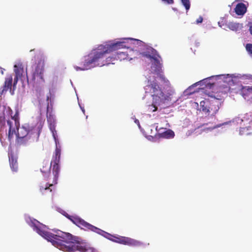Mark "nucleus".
Listing matches in <instances>:
<instances>
[{"mask_svg":"<svg viewBox=\"0 0 252 252\" xmlns=\"http://www.w3.org/2000/svg\"><path fill=\"white\" fill-rule=\"evenodd\" d=\"M36 93L39 94V95L40 96L41 89L37 88L36 89Z\"/></svg>","mask_w":252,"mask_h":252,"instance_id":"obj_27","label":"nucleus"},{"mask_svg":"<svg viewBox=\"0 0 252 252\" xmlns=\"http://www.w3.org/2000/svg\"><path fill=\"white\" fill-rule=\"evenodd\" d=\"M205 102H204V101H202L200 102V106L202 110L205 113H208L209 112V110L207 106H205Z\"/></svg>","mask_w":252,"mask_h":252,"instance_id":"obj_22","label":"nucleus"},{"mask_svg":"<svg viewBox=\"0 0 252 252\" xmlns=\"http://www.w3.org/2000/svg\"><path fill=\"white\" fill-rule=\"evenodd\" d=\"M242 92L244 94L252 93V86H243L242 88Z\"/></svg>","mask_w":252,"mask_h":252,"instance_id":"obj_19","label":"nucleus"},{"mask_svg":"<svg viewBox=\"0 0 252 252\" xmlns=\"http://www.w3.org/2000/svg\"><path fill=\"white\" fill-rule=\"evenodd\" d=\"M53 185L52 184H46L44 187L40 186V190L41 192L43 193L44 191H49V192L52 191V189L51 187H52Z\"/></svg>","mask_w":252,"mask_h":252,"instance_id":"obj_18","label":"nucleus"},{"mask_svg":"<svg viewBox=\"0 0 252 252\" xmlns=\"http://www.w3.org/2000/svg\"><path fill=\"white\" fill-rule=\"evenodd\" d=\"M14 71L15 73V75L18 77H23V73L24 72V66L22 63H18L14 65Z\"/></svg>","mask_w":252,"mask_h":252,"instance_id":"obj_14","label":"nucleus"},{"mask_svg":"<svg viewBox=\"0 0 252 252\" xmlns=\"http://www.w3.org/2000/svg\"><path fill=\"white\" fill-rule=\"evenodd\" d=\"M31 226L40 235L52 243V245L60 250L65 252H97L86 242L82 241L78 237L69 233L58 231L56 234L43 230L45 225H41L35 220H31Z\"/></svg>","mask_w":252,"mask_h":252,"instance_id":"obj_1","label":"nucleus"},{"mask_svg":"<svg viewBox=\"0 0 252 252\" xmlns=\"http://www.w3.org/2000/svg\"><path fill=\"white\" fill-rule=\"evenodd\" d=\"M19 79L22 80V77H18L16 75H15V78L14 79L13 86H15L16 85Z\"/></svg>","mask_w":252,"mask_h":252,"instance_id":"obj_23","label":"nucleus"},{"mask_svg":"<svg viewBox=\"0 0 252 252\" xmlns=\"http://www.w3.org/2000/svg\"><path fill=\"white\" fill-rule=\"evenodd\" d=\"M7 110L8 111H9V113L12 112V110L9 107L7 108Z\"/></svg>","mask_w":252,"mask_h":252,"instance_id":"obj_29","label":"nucleus"},{"mask_svg":"<svg viewBox=\"0 0 252 252\" xmlns=\"http://www.w3.org/2000/svg\"><path fill=\"white\" fill-rule=\"evenodd\" d=\"M249 31H250L251 34L252 35V26H250Z\"/></svg>","mask_w":252,"mask_h":252,"instance_id":"obj_28","label":"nucleus"},{"mask_svg":"<svg viewBox=\"0 0 252 252\" xmlns=\"http://www.w3.org/2000/svg\"><path fill=\"white\" fill-rule=\"evenodd\" d=\"M49 98V97L48 96L47 97V101H48Z\"/></svg>","mask_w":252,"mask_h":252,"instance_id":"obj_31","label":"nucleus"},{"mask_svg":"<svg viewBox=\"0 0 252 252\" xmlns=\"http://www.w3.org/2000/svg\"><path fill=\"white\" fill-rule=\"evenodd\" d=\"M82 111L83 112V113H84L85 110L84 109H82Z\"/></svg>","mask_w":252,"mask_h":252,"instance_id":"obj_34","label":"nucleus"},{"mask_svg":"<svg viewBox=\"0 0 252 252\" xmlns=\"http://www.w3.org/2000/svg\"><path fill=\"white\" fill-rule=\"evenodd\" d=\"M9 115H11V116H13L11 115V113H9Z\"/></svg>","mask_w":252,"mask_h":252,"instance_id":"obj_38","label":"nucleus"},{"mask_svg":"<svg viewBox=\"0 0 252 252\" xmlns=\"http://www.w3.org/2000/svg\"><path fill=\"white\" fill-rule=\"evenodd\" d=\"M113 237L114 239L112 240L113 242L125 245L139 247L142 245L140 242L130 238L121 236H114Z\"/></svg>","mask_w":252,"mask_h":252,"instance_id":"obj_8","label":"nucleus"},{"mask_svg":"<svg viewBox=\"0 0 252 252\" xmlns=\"http://www.w3.org/2000/svg\"><path fill=\"white\" fill-rule=\"evenodd\" d=\"M35 62L31 66L29 76L26 73V78L29 84L38 88L45 82L44 77L45 59L43 53L38 50L34 57Z\"/></svg>","mask_w":252,"mask_h":252,"instance_id":"obj_5","label":"nucleus"},{"mask_svg":"<svg viewBox=\"0 0 252 252\" xmlns=\"http://www.w3.org/2000/svg\"><path fill=\"white\" fill-rule=\"evenodd\" d=\"M198 44H199V42L196 43V46H198Z\"/></svg>","mask_w":252,"mask_h":252,"instance_id":"obj_33","label":"nucleus"},{"mask_svg":"<svg viewBox=\"0 0 252 252\" xmlns=\"http://www.w3.org/2000/svg\"><path fill=\"white\" fill-rule=\"evenodd\" d=\"M48 107H49V103L47 102V110L48 111Z\"/></svg>","mask_w":252,"mask_h":252,"instance_id":"obj_30","label":"nucleus"},{"mask_svg":"<svg viewBox=\"0 0 252 252\" xmlns=\"http://www.w3.org/2000/svg\"><path fill=\"white\" fill-rule=\"evenodd\" d=\"M152 56L151 55H147L146 54H145V53H140V54H142L143 56H146L148 58L153 59L155 61V63L157 67L156 68L158 71H159L160 69H161V64L160 63L159 61L157 59V57H160L159 55L158 54L157 51L154 49V48H152V52H151Z\"/></svg>","mask_w":252,"mask_h":252,"instance_id":"obj_9","label":"nucleus"},{"mask_svg":"<svg viewBox=\"0 0 252 252\" xmlns=\"http://www.w3.org/2000/svg\"><path fill=\"white\" fill-rule=\"evenodd\" d=\"M175 136V133L173 130L168 129L162 133L159 134V136L160 138L170 139L173 138Z\"/></svg>","mask_w":252,"mask_h":252,"instance_id":"obj_15","label":"nucleus"},{"mask_svg":"<svg viewBox=\"0 0 252 252\" xmlns=\"http://www.w3.org/2000/svg\"><path fill=\"white\" fill-rule=\"evenodd\" d=\"M182 4L185 6L187 11H188L190 7V2L189 0H181Z\"/></svg>","mask_w":252,"mask_h":252,"instance_id":"obj_20","label":"nucleus"},{"mask_svg":"<svg viewBox=\"0 0 252 252\" xmlns=\"http://www.w3.org/2000/svg\"><path fill=\"white\" fill-rule=\"evenodd\" d=\"M125 47L126 45L124 42L100 45L96 49L93 50L88 55L84 57L80 63V66H75L74 68L76 71L85 70L96 66H102L110 63L114 64L113 61L116 60L115 56L109 57L104 59L105 54Z\"/></svg>","mask_w":252,"mask_h":252,"instance_id":"obj_2","label":"nucleus"},{"mask_svg":"<svg viewBox=\"0 0 252 252\" xmlns=\"http://www.w3.org/2000/svg\"><path fill=\"white\" fill-rule=\"evenodd\" d=\"M144 89L145 93L149 94L153 97L152 104L148 106L150 112L156 111L158 106H163L171 100V96L174 93V91L171 90L166 93H163L161 88L155 81L148 80Z\"/></svg>","mask_w":252,"mask_h":252,"instance_id":"obj_4","label":"nucleus"},{"mask_svg":"<svg viewBox=\"0 0 252 252\" xmlns=\"http://www.w3.org/2000/svg\"><path fill=\"white\" fill-rule=\"evenodd\" d=\"M19 79L22 80V77H18L16 75H15V78L14 79L13 86H15L16 85Z\"/></svg>","mask_w":252,"mask_h":252,"instance_id":"obj_24","label":"nucleus"},{"mask_svg":"<svg viewBox=\"0 0 252 252\" xmlns=\"http://www.w3.org/2000/svg\"><path fill=\"white\" fill-rule=\"evenodd\" d=\"M135 122H136V123H139V121H138V120H136V121H135Z\"/></svg>","mask_w":252,"mask_h":252,"instance_id":"obj_35","label":"nucleus"},{"mask_svg":"<svg viewBox=\"0 0 252 252\" xmlns=\"http://www.w3.org/2000/svg\"><path fill=\"white\" fill-rule=\"evenodd\" d=\"M34 49L31 50H30V52H32V51H34Z\"/></svg>","mask_w":252,"mask_h":252,"instance_id":"obj_36","label":"nucleus"},{"mask_svg":"<svg viewBox=\"0 0 252 252\" xmlns=\"http://www.w3.org/2000/svg\"><path fill=\"white\" fill-rule=\"evenodd\" d=\"M13 78L11 75H9L5 78L4 86L0 92V95L2 94L4 92H7L9 89H11Z\"/></svg>","mask_w":252,"mask_h":252,"instance_id":"obj_10","label":"nucleus"},{"mask_svg":"<svg viewBox=\"0 0 252 252\" xmlns=\"http://www.w3.org/2000/svg\"><path fill=\"white\" fill-rule=\"evenodd\" d=\"M227 27L231 30L237 32L242 30L243 28V24L237 23L229 22L227 25Z\"/></svg>","mask_w":252,"mask_h":252,"instance_id":"obj_16","label":"nucleus"},{"mask_svg":"<svg viewBox=\"0 0 252 252\" xmlns=\"http://www.w3.org/2000/svg\"><path fill=\"white\" fill-rule=\"evenodd\" d=\"M9 126L8 139L10 141L16 134V145L17 147H25L30 146L38 141L40 129L25 125L20 127L19 113L18 111L11 116V120L7 121Z\"/></svg>","mask_w":252,"mask_h":252,"instance_id":"obj_3","label":"nucleus"},{"mask_svg":"<svg viewBox=\"0 0 252 252\" xmlns=\"http://www.w3.org/2000/svg\"><path fill=\"white\" fill-rule=\"evenodd\" d=\"M203 21V18L201 16H200L196 20V24H200Z\"/></svg>","mask_w":252,"mask_h":252,"instance_id":"obj_25","label":"nucleus"},{"mask_svg":"<svg viewBox=\"0 0 252 252\" xmlns=\"http://www.w3.org/2000/svg\"><path fill=\"white\" fill-rule=\"evenodd\" d=\"M61 154V149L57 147L55 150V155H54L53 157L52 160L50 163V166L48 168V170L50 171V168L52 166L53 172L54 174V176L56 180H57L58 178L59 172L60 170L59 163L60 161Z\"/></svg>","mask_w":252,"mask_h":252,"instance_id":"obj_7","label":"nucleus"},{"mask_svg":"<svg viewBox=\"0 0 252 252\" xmlns=\"http://www.w3.org/2000/svg\"><path fill=\"white\" fill-rule=\"evenodd\" d=\"M246 50L249 54L252 57V44L247 43L246 45Z\"/></svg>","mask_w":252,"mask_h":252,"instance_id":"obj_21","label":"nucleus"},{"mask_svg":"<svg viewBox=\"0 0 252 252\" xmlns=\"http://www.w3.org/2000/svg\"><path fill=\"white\" fill-rule=\"evenodd\" d=\"M9 115H11V116H13L11 115V113H9Z\"/></svg>","mask_w":252,"mask_h":252,"instance_id":"obj_39","label":"nucleus"},{"mask_svg":"<svg viewBox=\"0 0 252 252\" xmlns=\"http://www.w3.org/2000/svg\"><path fill=\"white\" fill-rule=\"evenodd\" d=\"M168 4H172L174 2L173 0H162Z\"/></svg>","mask_w":252,"mask_h":252,"instance_id":"obj_26","label":"nucleus"},{"mask_svg":"<svg viewBox=\"0 0 252 252\" xmlns=\"http://www.w3.org/2000/svg\"><path fill=\"white\" fill-rule=\"evenodd\" d=\"M5 109V107L4 106L0 107V138H1L2 133L4 132L5 118L3 111Z\"/></svg>","mask_w":252,"mask_h":252,"instance_id":"obj_12","label":"nucleus"},{"mask_svg":"<svg viewBox=\"0 0 252 252\" xmlns=\"http://www.w3.org/2000/svg\"><path fill=\"white\" fill-rule=\"evenodd\" d=\"M67 218L74 224L80 227L81 229H84L86 230H91L98 234L104 232V231L88 223L79 217L68 215Z\"/></svg>","mask_w":252,"mask_h":252,"instance_id":"obj_6","label":"nucleus"},{"mask_svg":"<svg viewBox=\"0 0 252 252\" xmlns=\"http://www.w3.org/2000/svg\"><path fill=\"white\" fill-rule=\"evenodd\" d=\"M10 168L13 172H17L18 169L17 159L13 155L9 157Z\"/></svg>","mask_w":252,"mask_h":252,"instance_id":"obj_13","label":"nucleus"},{"mask_svg":"<svg viewBox=\"0 0 252 252\" xmlns=\"http://www.w3.org/2000/svg\"><path fill=\"white\" fill-rule=\"evenodd\" d=\"M134 41H136V42H137L139 41V40H136V39H134Z\"/></svg>","mask_w":252,"mask_h":252,"instance_id":"obj_32","label":"nucleus"},{"mask_svg":"<svg viewBox=\"0 0 252 252\" xmlns=\"http://www.w3.org/2000/svg\"><path fill=\"white\" fill-rule=\"evenodd\" d=\"M247 10L246 5L242 2L237 4L234 9L236 14L240 16L244 15L246 13Z\"/></svg>","mask_w":252,"mask_h":252,"instance_id":"obj_11","label":"nucleus"},{"mask_svg":"<svg viewBox=\"0 0 252 252\" xmlns=\"http://www.w3.org/2000/svg\"><path fill=\"white\" fill-rule=\"evenodd\" d=\"M246 128H242V129L244 130Z\"/></svg>","mask_w":252,"mask_h":252,"instance_id":"obj_37","label":"nucleus"},{"mask_svg":"<svg viewBox=\"0 0 252 252\" xmlns=\"http://www.w3.org/2000/svg\"><path fill=\"white\" fill-rule=\"evenodd\" d=\"M115 58L117 60H120L122 61L125 60H128V54L126 52L124 51H118L117 52L116 54L115 55Z\"/></svg>","mask_w":252,"mask_h":252,"instance_id":"obj_17","label":"nucleus"}]
</instances>
